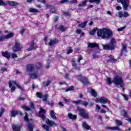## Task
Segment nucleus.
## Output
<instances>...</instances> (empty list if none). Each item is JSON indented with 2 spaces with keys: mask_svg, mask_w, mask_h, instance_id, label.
I'll list each match as a JSON object with an SVG mask.
<instances>
[{
  "mask_svg": "<svg viewBox=\"0 0 131 131\" xmlns=\"http://www.w3.org/2000/svg\"><path fill=\"white\" fill-rule=\"evenodd\" d=\"M2 55L3 56V57H5V58H6L7 59H9L10 57H11L12 59L17 58V54L14 53L10 54L8 52H5L2 53Z\"/></svg>",
  "mask_w": 131,
  "mask_h": 131,
  "instance_id": "0eeeda50",
  "label": "nucleus"
},
{
  "mask_svg": "<svg viewBox=\"0 0 131 131\" xmlns=\"http://www.w3.org/2000/svg\"><path fill=\"white\" fill-rule=\"evenodd\" d=\"M59 106H64V105L63 104V103H62L61 102H59Z\"/></svg>",
  "mask_w": 131,
  "mask_h": 131,
  "instance_id": "338daca9",
  "label": "nucleus"
},
{
  "mask_svg": "<svg viewBox=\"0 0 131 131\" xmlns=\"http://www.w3.org/2000/svg\"><path fill=\"white\" fill-rule=\"evenodd\" d=\"M30 76L31 78H33V79L34 78H37V74L35 72H33L32 74H30Z\"/></svg>",
  "mask_w": 131,
  "mask_h": 131,
  "instance_id": "2f4dec72",
  "label": "nucleus"
},
{
  "mask_svg": "<svg viewBox=\"0 0 131 131\" xmlns=\"http://www.w3.org/2000/svg\"><path fill=\"white\" fill-rule=\"evenodd\" d=\"M1 72H5V71H7L6 68H2L1 69V70L0 71Z\"/></svg>",
  "mask_w": 131,
  "mask_h": 131,
  "instance_id": "6e6d98bb",
  "label": "nucleus"
},
{
  "mask_svg": "<svg viewBox=\"0 0 131 131\" xmlns=\"http://www.w3.org/2000/svg\"><path fill=\"white\" fill-rule=\"evenodd\" d=\"M77 3V0H72L71 1V4H76Z\"/></svg>",
  "mask_w": 131,
  "mask_h": 131,
  "instance_id": "4d7b16f0",
  "label": "nucleus"
},
{
  "mask_svg": "<svg viewBox=\"0 0 131 131\" xmlns=\"http://www.w3.org/2000/svg\"><path fill=\"white\" fill-rule=\"evenodd\" d=\"M73 86H71V87H70L69 88L67 89L66 91V92H69V91H73Z\"/></svg>",
  "mask_w": 131,
  "mask_h": 131,
  "instance_id": "de8ad7c7",
  "label": "nucleus"
},
{
  "mask_svg": "<svg viewBox=\"0 0 131 131\" xmlns=\"http://www.w3.org/2000/svg\"><path fill=\"white\" fill-rule=\"evenodd\" d=\"M14 85H16V86L18 89H19L20 91H23L22 87H21V86L19 85V83L16 82V81L10 80L9 81V86L11 89V93H14V92H15V90H16V87Z\"/></svg>",
  "mask_w": 131,
  "mask_h": 131,
  "instance_id": "7ed1b4c3",
  "label": "nucleus"
},
{
  "mask_svg": "<svg viewBox=\"0 0 131 131\" xmlns=\"http://www.w3.org/2000/svg\"><path fill=\"white\" fill-rule=\"evenodd\" d=\"M115 123L117 125H122V122L119 120H116Z\"/></svg>",
  "mask_w": 131,
  "mask_h": 131,
  "instance_id": "e433bc0d",
  "label": "nucleus"
},
{
  "mask_svg": "<svg viewBox=\"0 0 131 131\" xmlns=\"http://www.w3.org/2000/svg\"><path fill=\"white\" fill-rule=\"evenodd\" d=\"M19 101H24V100H25V98L23 97H19Z\"/></svg>",
  "mask_w": 131,
  "mask_h": 131,
  "instance_id": "0e129e2a",
  "label": "nucleus"
},
{
  "mask_svg": "<svg viewBox=\"0 0 131 131\" xmlns=\"http://www.w3.org/2000/svg\"><path fill=\"white\" fill-rule=\"evenodd\" d=\"M59 29L62 32L65 31L67 29V27H64L63 25H61L59 27Z\"/></svg>",
  "mask_w": 131,
  "mask_h": 131,
  "instance_id": "473e14b6",
  "label": "nucleus"
},
{
  "mask_svg": "<svg viewBox=\"0 0 131 131\" xmlns=\"http://www.w3.org/2000/svg\"><path fill=\"white\" fill-rule=\"evenodd\" d=\"M87 24L88 21H84L83 23L78 25L77 27H80V28H84V27L86 26Z\"/></svg>",
  "mask_w": 131,
  "mask_h": 131,
  "instance_id": "393cba45",
  "label": "nucleus"
},
{
  "mask_svg": "<svg viewBox=\"0 0 131 131\" xmlns=\"http://www.w3.org/2000/svg\"><path fill=\"white\" fill-rule=\"evenodd\" d=\"M126 53V44H123L122 46V51L121 52V55L123 54V52Z\"/></svg>",
  "mask_w": 131,
  "mask_h": 131,
  "instance_id": "cd10ccee",
  "label": "nucleus"
},
{
  "mask_svg": "<svg viewBox=\"0 0 131 131\" xmlns=\"http://www.w3.org/2000/svg\"><path fill=\"white\" fill-rule=\"evenodd\" d=\"M125 28V27H124L118 28V31H122V30H124Z\"/></svg>",
  "mask_w": 131,
  "mask_h": 131,
  "instance_id": "603ef678",
  "label": "nucleus"
},
{
  "mask_svg": "<svg viewBox=\"0 0 131 131\" xmlns=\"http://www.w3.org/2000/svg\"><path fill=\"white\" fill-rule=\"evenodd\" d=\"M121 115H123V116H124V117H127V113H126V112L124 111H122L121 112Z\"/></svg>",
  "mask_w": 131,
  "mask_h": 131,
  "instance_id": "4c0bfd02",
  "label": "nucleus"
},
{
  "mask_svg": "<svg viewBox=\"0 0 131 131\" xmlns=\"http://www.w3.org/2000/svg\"><path fill=\"white\" fill-rule=\"evenodd\" d=\"M112 62H113V63H116V59H112Z\"/></svg>",
  "mask_w": 131,
  "mask_h": 131,
  "instance_id": "774afa93",
  "label": "nucleus"
},
{
  "mask_svg": "<svg viewBox=\"0 0 131 131\" xmlns=\"http://www.w3.org/2000/svg\"><path fill=\"white\" fill-rule=\"evenodd\" d=\"M63 101H64V102H66V103H69V100L66 99V98H63Z\"/></svg>",
  "mask_w": 131,
  "mask_h": 131,
  "instance_id": "e2e57ef3",
  "label": "nucleus"
},
{
  "mask_svg": "<svg viewBox=\"0 0 131 131\" xmlns=\"http://www.w3.org/2000/svg\"><path fill=\"white\" fill-rule=\"evenodd\" d=\"M118 3H120L123 5V8L124 10H127L129 3H128V0H117Z\"/></svg>",
  "mask_w": 131,
  "mask_h": 131,
  "instance_id": "6e6552de",
  "label": "nucleus"
},
{
  "mask_svg": "<svg viewBox=\"0 0 131 131\" xmlns=\"http://www.w3.org/2000/svg\"><path fill=\"white\" fill-rule=\"evenodd\" d=\"M96 31H97V36L101 37L102 39L109 38L112 36V32L106 28L98 30V28H96L91 31L89 33L91 35H94L96 33Z\"/></svg>",
  "mask_w": 131,
  "mask_h": 131,
  "instance_id": "f257e3e1",
  "label": "nucleus"
},
{
  "mask_svg": "<svg viewBox=\"0 0 131 131\" xmlns=\"http://www.w3.org/2000/svg\"><path fill=\"white\" fill-rule=\"evenodd\" d=\"M106 81L108 84H111V83H114L116 85H120L123 91H124V82H123V79L120 77H115L112 80L111 78L107 77L106 78Z\"/></svg>",
  "mask_w": 131,
  "mask_h": 131,
  "instance_id": "f03ea898",
  "label": "nucleus"
},
{
  "mask_svg": "<svg viewBox=\"0 0 131 131\" xmlns=\"http://www.w3.org/2000/svg\"><path fill=\"white\" fill-rule=\"evenodd\" d=\"M116 42V41L114 39V38H112L111 39V43L106 45H102L103 48L104 50H114L115 48V45L114 43Z\"/></svg>",
  "mask_w": 131,
  "mask_h": 131,
  "instance_id": "20e7f679",
  "label": "nucleus"
},
{
  "mask_svg": "<svg viewBox=\"0 0 131 131\" xmlns=\"http://www.w3.org/2000/svg\"><path fill=\"white\" fill-rule=\"evenodd\" d=\"M76 110L78 112V114L82 117H83V118H85V119H89L90 118L89 114L85 113L84 109L77 107Z\"/></svg>",
  "mask_w": 131,
  "mask_h": 131,
  "instance_id": "39448f33",
  "label": "nucleus"
},
{
  "mask_svg": "<svg viewBox=\"0 0 131 131\" xmlns=\"http://www.w3.org/2000/svg\"><path fill=\"white\" fill-rule=\"evenodd\" d=\"M21 108H23V109L26 111H29L31 110L30 108L26 105L21 106Z\"/></svg>",
  "mask_w": 131,
  "mask_h": 131,
  "instance_id": "c9c22d12",
  "label": "nucleus"
},
{
  "mask_svg": "<svg viewBox=\"0 0 131 131\" xmlns=\"http://www.w3.org/2000/svg\"><path fill=\"white\" fill-rule=\"evenodd\" d=\"M29 12L32 13H36L37 12V10L34 8H30L29 9Z\"/></svg>",
  "mask_w": 131,
  "mask_h": 131,
  "instance_id": "ea45409f",
  "label": "nucleus"
},
{
  "mask_svg": "<svg viewBox=\"0 0 131 131\" xmlns=\"http://www.w3.org/2000/svg\"><path fill=\"white\" fill-rule=\"evenodd\" d=\"M68 117H69V118H70V119H72V120H74V119H76V115H74L71 113H69Z\"/></svg>",
  "mask_w": 131,
  "mask_h": 131,
  "instance_id": "c756f323",
  "label": "nucleus"
},
{
  "mask_svg": "<svg viewBox=\"0 0 131 131\" xmlns=\"http://www.w3.org/2000/svg\"><path fill=\"white\" fill-rule=\"evenodd\" d=\"M18 113L19 114V115H22V112H18V111L13 110L11 112V116L12 117H15V116L18 115Z\"/></svg>",
  "mask_w": 131,
  "mask_h": 131,
  "instance_id": "a211bd4d",
  "label": "nucleus"
},
{
  "mask_svg": "<svg viewBox=\"0 0 131 131\" xmlns=\"http://www.w3.org/2000/svg\"><path fill=\"white\" fill-rule=\"evenodd\" d=\"M38 2H40V3H42V4H45L46 3V0H37Z\"/></svg>",
  "mask_w": 131,
  "mask_h": 131,
  "instance_id": "bf43d9fd",
  "label": "nucleus"
},
{
  "mask_svg": "<svg viewBox=\"0 0 131 131\" xmlns=\"http://www.w3.org/2000/svg\"><path fill=\"white\" fill-rule=\"evenodd\" d=\"M71 63H72V65L73 67L75 69H76V70H78V69H79V68L78 67H77V64L75 62V59H72Z\"/></svg>",
  "mask_w": 131,
  "mask_h": 131,
  "instance_id": "6ab92c4d",
  "label": "nucleus"
},
{
  "mask_svg": "<svg viewBox=\"0 0 131 131\" xmlns=\"http://www.w3.org/2000/svg\"><path fill=\"white\" fill-rule=\"evenodd\" d=\"M50 116L51 118H53V119H56L57 117L56 116V114L55 113V112H54L53 110H52L50 112Z\"/></svg>",
  "mask_w": 131,
  "mask_h": 131,
  "instance_id": "c85d7f7f",
  "label": "nucleus"
},
{
  "mask_svg": "<svg viewBox=\"0 0 131 131\" xmlns=\"http://www.w3.org/2000/svg\"><path fill=\"white\" fill-rule=\"evenodd\" d=\"M36 96H37V98H40V99H41V98H42L43 102H47L48 97H49V95L48 94H46L45 96H43L41 94V93H40L39 92L36 93Z\"/></svg>",
  "mask_w": 131,
  "mask_h": 131,
  "instance_id": "9d476101",
  "label": "nucleus"
},
{
  "mask_svg": "<svg viewBox=\"0 0 131 131\" xmlns=\"http://www.w3.org/2000/svg\"><path fill=\"white\" fill-rule=\"evenodd\" d=\"M82 126L84 127V128H85V129H91V126H89L85 123V122H82Z\"/></svg>",
  "mask_w": 131,
  "mask_h": 131,
  "instance_id": "bb28decb",
  "label": "nucleus"
},
{
  "mask_svg": "<svg viewBox=\"0 0 131 131\" xmlns=\"http://www.w3.org/2000/svg\"><path fill=\"white\" fill-rule=\"evenodd\" d=\"M81 60H82V57L81 56H78V60L77 61L78 63H80Z\"/></svg>",
  "mask_w": 131,
  "mask_h": 131,
  "instance_id": "864d4df0",
  "label": "nucleus"
},
{
  "mask_svg": "<svg viewBox=\"0 0 131 131\" xmlns=\"http://www.w3.org/2000/svg\"><path fill=\"white\" fill-rule=\"evenodd\" d=\"M100 112H101V113H106V111H105V110H101V111H100Z\"/></svg>",
  "mask_w": 131,
  "mask_h": 131,
  "instance_id": "69168bd1",
  "label": "nucleus"
},
{
  "mask_svg": "<svg viewBox=\"0 0 131 131\" xmlns=\"http://www.w3.org/2000/svg\"><path fill=\"white\" fill-rule=\"evenodd\" d=\"M8 5L11 7H16V6H19V3L15 1H7V6H8Z\"/></svg>",
  "mask_w": 131,
  "mask_h": 131,
  "instance_id": "2eb2a0df",
  "label": "nucleus"
},
{
  "mask_svg": "<svg viewBox=\"0 0 131 131\" xmlns=\"http://www.w3.org/2000/svg\"><path fill=\"white\" fill-rule=\"evenodd\" d=\"M76 33H77V34H80V33H81V30H80V29L76 30Z\"/></svg>",
  "mask_w": 131,
  "mask_h": 131,
  "instance_id": "8fccbe9b",
  "label": "nucleus"
},
{
  "mask_svg": "<svg viewBox=\"0 0 131 131\" xmlns=\"http://www.w3.org/2000/svg\"><path fill=\"white\" fill-rule=\"evenodd\" d=\"M73 52V50H72V48L71 47H69V50L68 51L67 54L69 55L70 53H72Z\"/></svg>",
  "mask_w": 131,
  "mask_h": 131,
  "instance_id": "49530a36",
  "label": "nucleus"
},
{
  "mask_svg": "<svg viewBox=\"0 0 131 131\" xmlns=\"http://www.w3.org/2000/svg\"><path fill=\"white\" fill-rule=\"evenodd\" d=\"M118 16L119 17H120V18H122V17H128V16H129V14H128V13H127V12H124L123 13L120 11L118 13Z\"/></svg>",
  "mask_w": 131,
  "mask_h": 131,
  "instance_id": "f3484780",
  "label": "nucleus"
},
{
  "mask_svg": "<svg viewBox=\"0 0 131 131\" xmlns=\"http://www.w3.org/2000/svg\"><path fill=\"white\" fill-rule=\"evenodd\" d=\"M47 124H49L50 126H54L56 125V123H54V121L50 120V119H47L46 121Z\"/></svg>",
  "mask_w": 131,
  "mask_h": 131,
  "instance_id": "412c9836",
  "label": "nucleus"
},
{
  "mask_svg": "<svg viewBox=\"0 0 131 131\" xmlns=\"http://www.w3.org/2000/svg\"><path fill=\"white\" fill-rule=\"evenodd\" d=\"M42 126V127H43V128H45V129H46V130L49 131V126L47 125H43Z\"/></svg>",
  "mask_w": 131,
  "mask_h": 131,
  "instance_id": "c03bdc74",
  "label": "nucleus"
},
{
  "mask_svg": "<svg viewBox=\"0 0 131 131\" xmlns=\"http://www.w3.org/2000/svg\"><path fill=\"white\" fill-rule=\"evenodd\" d=\"M14 52H18L21 50V47H20V43L19 42H16L14 47L13 48Z\"/></svg>",
  "mask_w": 131,
  "mask_h": 131,
  "instance_id": "dca6fc26",
  "label": "nucleus"
},
{
  "mask_svg": "<svg viewBox=\"0 0 131 131\" xmlns=\"http://www.w3.org/2000/svg\"><path fill=\"white\" fill-rule=\"evenodd\" d=\"M36 66L37 69H39V68H41V67H42L41 63H40L39 62L37 63L36 64Z\"/></svg>",
  "mask_w": 131,
  "mask_h": 131,
  "instance_id": "a18cd8bd",
  "label": "nucleus"
},
{
  "mask_svg": "<svg viewBox=\"0 0 131 131\" xmlns=\"http://www.w3.org/2000/svg\"><path fill=\"white\" fill-rule=\"evenodd\" d=\"M5 112V108L3 107L1 108V112H0V117H2L3 116V113Z\"/></svg>",
  "mask_w": 131,
  "mask_h": 131,
  "instance_id": "79ce46f5",
  "label": "nucleus"
},
{
  "mask_svg": "<svg viewBox=\"0 0 131 131\" xmlns=\"http://www.w3.org/2000/svg\"><path fill=\"white\" fill-rule=\"evenodd\" d=\"M34 42H32L31 43L30 48L28 49V51H32V50H34Z\"/></svg>",
  "mask_w": 131,
  "mask_h": 131,
  "instance_id": "f704fd0d",
  "label": "nucleus"
},
{
  "mask_svg": "<svg viewBox=\"0 0 131 131\" xmlns=\"http://www.w3.org/2000/svg\"><path fill=\"white\" fill-rule=\"evenodd\" d=\"M46 114V111L43 110L42 108H40V111L39 113V116L42 119V120H45L46 119V116H45Z\"/></svg>",
  "mask_w": 131,
  "mask_h": 131,
  "instance_id": "f8f14e48",
  "label": "nucleus"
},
{
  "mask_svg": "<svg viewBox=\"0 0 131 131\" xmlns=\"http://www.w3.org/2000/svg\"><path fill=\"white\" fill-rule=\"evenodd\" d=\"M47 7L48 8H51L50 12H52V13H56V9H54V8L52 6L49 5H47Z\"/></svg>",
  "mask_w": 131,
  "mask_h": 131,
  "instance_id": "72a5a7b5",
  "label": "nucleus"
},
{
  "mask_svg": "<svg viewBox=\"0 0 131 131\" xmlns=\"http://www.w3.org/2000/svg\"><path fill=\"white\" fill-rule=\"evenodd\" d=\"M14 35H15V34H14V33H9L6 36L0 37V41L1 40H3V39H8V38H11V37H13Z\"/></svg>",
  "mask_w": 131,
  "mask_h": 131,
  "instance_id": "9b49d317",
  "label": "nucleus"
},
{
  "mask_svg": "<svg viewBox=\"0 0 131 131\" xmlns=\"http://www.w3.org/2000/svg\"><path fill=\"white\" fill-rule=\"evenodd\" d=\"M59 42V41L57 39L51 40L49 43V46H53L56 45V43Z\"/></svg>",
  "mask_w": 131,
  "mask_h": 131,
  "instance_id": "a878e982",
  "label": "nucleus"
},
{
  "mask_svg": "<svg viewBox=\"0 0 131 131\" xmlns=\"http://www.w3.org/2000/svg\"><path fill=\"white\" fill-rule=\"evenodd\" d=\"M88 48H98V44L94 43H88Z\"/></svg>",
  "mask_w": 131,
  "mask_h": 131,
  "instance_id": "5701e85b",
  "label": "nucleus"
},
{
  "mask_svg": "<svg viewBox=\"0 0 131 131\" xmlns=\"http://www.w3.org/2000/svg\"><path fill=\"white\" fill-rule=\"evenodd\" d=\"M116 9L118 10V11H120V10H121V9H122V8L120 6H117L116 7Z\"/></svg>",
  "mask_w": 131,
  "mask_h": 131,
  "instance_id": "052dcab7",
  "label": "nucleus"
},
{
  "mask_svg": "<svg viewBox=\"0 0 131 131\" xmlns=\"http://www.w3.org/2000/svg\"><path fill=\"white\" fill-rule=\"evenodd\" d=\"M27 71H34V67L32 64H28L27 66Z\"/></svg>",
  "mask_w": 131,
  "mask_h": 131,
  "instance_id": "b1692460",
  "label": "nucleus"
},
{
  "mask_svg": "<svg viewBox=\"0 0 131 131\" xmlns=\"http://www.w3.org/2000/svg\"><path fill=\"white\" fill-rule=\"evenodd\" d=\"M100 109H101V107L100 106V105H99V104H96V110L99 111L100 110Z\"/></svg>",
  "mask_w": 131,
  "mask_h": 131,
  "instance_id": "3c124183",
  "label": "nucleus"
},
{
  "mask_svg": "<svg viewBox=\"0 0 131 131\" xmlns=\"http://www.w3.org/2000/svg\"><path fill=\"white\" fill-rule=\"evenodd\" d=\"M73 103H74V104H76V105H78V104H80V105H83V106H88L89 103L88 102H85L82 100H78L76 101H73Z\"/></svg>",
  "mask_w": 131,
  "mask_h": 131,
  "instance_id": "4468645a",
  "label": "nucleus"
},
{
  "mask_svg": "<svg viewBox=\"0 0 131 131\" xmlns=\"http://www.w3.org/2000/svg\"><path fill=\"white\" fill-rule=\"evenodd\" d=\"M25 120L28 123V128L29 131L33 130V125H32V120L31 119H28V116L27 113H25Z\"/></svg>",
  "mask_w": 131,
  "mask_h": 131,
  "instance_id": "423d86ee",
  "label": "nucleus"
},
{
  "mask_svg": "<svg viewBox=\"0 0 131 131\" xmlns=\"http://www.w3.org/2000/svg\"><path fill=\"white\" fill-rule=\"evenodd\" d=\"M0 6H7V1L5 3L3 0H0Z\"/></svg>",
  "mask_w": 131,
  "mask_h": 131,
  "instance_id": "a19ab883",
  "label": "nucleus"
},
{
  "mask_svg": "<svg viewBox=\"0 0 131 131\" xmlns=\"http://www.w3.org/2000/svg\"><path fill=\"white\" fill-rule=\"evenodd\" d=\"M68 0H62L60 2V4H64V3H67Z\"/></svg>",
  "mask_w": 131,
  "mask_h": 131,
  "instance_id": "5fc2aeb1",
  "label": "nucleus"
},
{
  "mask_svg": "<svg viewBox=\"0 0 131 131\" xmlns=\"http://www.w3.org/2000/svg\"><path fill=\"white\" fill-rule=\"evenodd\" d=\"M30 104L31 108H34V104H33V102H30Z\"/></svg>",
  "mask_w": 131,
  "mask_h": 131,
  "instance_id": "13d9d810",
  "label": "nucleus"
},
{
  "mask_svg": "<svg viewBox=\"0 0 131 131\" xmlns=\"http://www.w3.org/2000/svg\"><path fill=\"white\" fill-rule=\"evenodd\" d=\"M79 80H80L84 84H88L89 83V81H88V78L83 77L82 76H79L77 77Z\"/></svg>",
  "mask_w": 131,
  "mask_h": 131,
  "instance_id": "ddd939ff",
  "label": "nucleus"
},
{
  "mask_svg": "<svg viewBox=\"0 0 131 131\" xmlns=\"http://www.w3.org/2000/svg\"><path fill=\"white\" fill-rule=\"evenodd\" d=\"M95 102L98 103L106 104L108 102V99L105 97L97 98L95 99Z\"/></svg>",
  "mask_w": 131,
  "mask_h": 131,
  "instance_id": "1a4fd4ad",
  "label": "nucleus"
},
{
  "mask_svg": "<svg viewBox=\"0 0 131 131\" xmlns=\"http://www.w3.org/2000/svg\"><path fill=\"white\" fill-rule=\"evenodd\" d=\"M12 129L13 131H20V129H21V125H13L12 126Z\"/></svg>",
  "mask_w": 131,
  "mask_h": 131,
  "instance_id": "aec40b11",
  "label": "nucleus"
},
{
  "mask_svg": "<svg viewBox=\"0 0 131 131\" xmlns=\"http://www.w3.org/2000/svg\"><path fill=\"white\" fill-rule=\"evenodd\" d=\"M91 94H92L93 97H97V96L98 95V93L94 89H91Z\"/></svg>",
  "mask_w": 131,
  "mask_h": 131,
  "instance_id": "7c9ffc66",
  "label": "nucleus"
},
{
  "mask_svg": "<svg viewBox=\"0 0 131 131\" xmlns=\"http://www.w3.org/2000/svg\"><path fill=\"white\" fill-rule=\"evenodd\" d=\"M89 3H96V4H99L100 0H90Z\"/></svg>",
  "mask_w": 131,
  "mask_h": 131,
  "instance_id": "37998d69",
  "label": "nucleus"
},
{
  "mask_svg": "<svg viewBox=\"0 0 131 131\" xmlns=\"http://www.w3.org/2000/svg\"><path fill=\"white\" fill-rule=\"evenodd\" d=\"M89 2V0H84L82 2V4H80L78 5L79 8L84 7L86 6V3Z\"/></svg>",
  "mask_w": 131,
  "mask_h": 131,
  "instance_id": "4be33fe9",
  "label": "nucleus"
},
{
  "mask_svg": "<svg viewBox=\"0 0 131 131\" xmlns=\"http://www.w3.org/2000/svg\"><path fill=\"white\" fill-rule=\"evenodd\" d=\"M122 96H123L124 99L126 100V101H128V97H127V96H126V95H124V94H122Z\"/></svg>",
  "mask_w": 131,
  "mask_h": 131,
  "instance_id": "09e8293b",
  "label": "nucleus"
},
{
  "mask_svg": "<svg viewBox=\"0 0 131 131\" xmlns=\"http://www.w3.org/2000/svg\"><path fill=\"white\" fill-rule=\"evenodd\" d=\"M24 31H25V29H22L20 30V33H21V34H23V33H24Z\"/></svg>",
  "mask_w": 131,
  "mask_h": 131,
  "instance_id": "680f3d73",
  "label": "nucleus"
},
{
  "mask_svg": "<svg viewBox=\"0 0 131 131\" xmlns=\"http://www.w3.org/2000/svg\"><path fill=\"white\" fill-rule=\"evenodd\" d=\"M50 83H51V81H47L43 83V86H48V85H49V84H50Z\"/></svg>",
  "mask_w": 131,
  "mask_h": 131,
  "instance_id": "58836bf2",
  "label": "nucleus"
}]
</instances>
